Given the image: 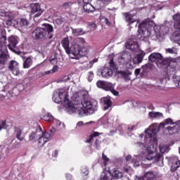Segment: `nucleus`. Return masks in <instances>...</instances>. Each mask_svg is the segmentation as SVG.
Instances as JSON below:
<instances>
[{"instance_id":"1","label":"nucleus","mask_w":180,"mask_h":180,"mask_svg":"<svg viewBox=\"0 0 180 180\" xmlns=\"http://www.w3.org/2000/svg\"><path fill=\"white\" fill-rule=\"evenodd\" d=\"M83 99L78 96L72 98V102L68 100V93L63 89L54 91L52 99L55 103L63 102V106L69 113H77L79 116L92 115L98 110V101L88 100L87 95H83Z\"/></svg>"},{"instance_id":"2","label":"nucleus","mask_w":180,"mask_h":180,"mask_svg":"<svg viewBox=\"0 0 180 180\" xmlns=\"http://www.w3.org/2000/svg\"><path fill=\"white\" fill-rule=\"evenodd\" d=\"M155 127H157V124H153L149 127V129L146 131V134L145 138L146 141L149 142V145L148 146H146V148L144 149L147 151V155L142 160V164L144 165H151V161H153L154 154H155V151H157V148L154 146L151 142L155 141V139H157L155 136L158 130L155 129Z\"/></svg>"},{"instance_id":"3","label":"nucleus","mask_w":180,"mask_h":180,"mask_svg":"<svg viewBox=\"0 0 180 180\" xmlns=\"http://www.w3.org/2000/svg\"><path fill=\"white\" fill-rule=\"evenodd\" d=\"M91 47L86 44L84 38H77L72 43V59L78 60V56H86Z\"/></svg>"},{"instance_id":"4","label":"nucleus","mask_w":180,"mask_h":180,"mask_svg":"<svg viewBox=\"0 0 180 180\" xmlns=\"http://www.w3.org/2000/svg\"><path fill=\"white\" fill-rule=\"evenodd\" d=\"M53 32H54L53 25L44 23L42 27H38L32 32V37L34 40L44 41L47 39H53Z\"/></svg>"},{"instance_id":"5","label":"nucleus","mask_w":180,"mask_h":180,"mask_svg":"<svg viewBox=\"0 0 180 180\" xmlns=\"http://www.w3.org/2000/svg\"><path fill=\"white\" fill-rule=\"evenodd\" d=\"M149 24L148 22L143 21L139 26V34L138 37L140 40H146L147 37H150L151 32L148 30Z\"/></svg>"},{"instance_id":"6","label":"nucleus","mask_w":180,"mask_h":180,"mask_svg":"<svg viewBox=\"0 0 180 180\" xmlns=\"http://www.w3.org/2000/svg\"><path fill=\"white\" fill-rule=\"evenodd\" d=\"M8 44H7L8 49L15 54L20 56L22 51H17L16 47H18V44L19 43V38L16 36L12 35L8 38Z\"/></svg>"},{"instance_id":"7","label":"nucleus","mask_w":180,"mask_h":180,"mask_svg":"<svg viewBox=\"0 0 180 180\" xmlns=\"http://www.w3.org/2000/svg\"><path fill=\"white\" fill-rule=\"evenodd\" d=\"M98 88H102L104 91H110L112 94L115 95V96H117L119 95V91L115 90V84L105 82V81H98L96 83Z\"/></svg>"},{"instance_id":"8","label":"nucleus","mask_w":180,"mask_h":180,"mask_svg":"<svg viewBox=\"0 0 180 180\" xmlns=\"http://www.w3.org/2000/svg\"><path fill=\"white\" fill-rule=\"evenodd\" d=\"M130 61H131V53L129 51H125L124 53H122V55H120L118 58V62L120 64H129V67L128 68H129L130 70H133V68H134V66H133V65H131L130 63Z\"/></svg>"},{"instance_id":"9","label":"nucleus","mask_w":180,"mask_h":180,"mask_svg":"<svg viewBox=\"0 0 180 180\" xmlns=\"http://www.w3.org/2000/svg\"><path fill=\"white\" fill-rule=\"evenodd\" d=\"M153 29L157 37L164 38L169 32V27L165 25H155Z\"/></svg>"},{"instance_id":"10","label":"nucleus","mask_w":180,"mask_h":180,"mask_svg":"<svg viewBox=\"0 0 180 180\" xmlns=\"http://www.w3.org/2000/svg\"><path fill=\"white\" fill-rule=\"evenodd\" d=\"M54 134H56V128L54 127H52L49 130V133L44 132V134H42L41 137L39 138L40 146H44L46 143H47L48 141H50V140L53 139V136H54Z\"/></svg>"},{"instance_id":"11","label":"nucleus","mask_w":180,"mask_h":180,"mask_svg":"<svg viewBox=\"0 0 180 180\" xmlns=\"http://www.w3.org/2000/svg\"><path fill=\"white\" fill-rule=\"evenodd\" d=\"M126 49L131 50L134 53L140 52V46L136 39H128L125 44Z\"/></svg>"},{"instance_id":"12","label":"nucleus","mask_w":180,"mask_h":180,"mask_svg":"<svg viewBox=\"0 0 180 180\" xmlns=\"http://www.w3.org/2000/svg\"><path fill=\"white\" fill-rule=\"evenodd\" d=\"M8 68L15 77L22 74L20 70H19V63L15 60H12L8 63Z\"/></svg>"},{"instance_id":"13","label":"nucleus","mask_w":180,"mask_h":180,"mask_svg":"<svg viewBox=\"0 0 180 180\" xmlns=\"http://www.w3.org/2000/svg\"><path fill=\"white\" fill-rule=\"evenodd\" d=\"M124 16L125 19V22L128 23V26L131 27L134 25L135 27H137V25H139V20L134 19L130 13H124Z\"/></svg>"},{"instance_id":"14","label":"nucleus","mask_w":180,"mask_h":180,"mask_svg":"<svg viewBox=\"0 0 180 180\" xmlns=\"http://www.w3.org/2000/svg\"><path fill=\"white\" fill-rule=\"evenodd\" d=\"M30 9L32 13H36L34 18H39L43 14V11H41V7L39 3H32L30 4Z\"/></svg>"},{"instance_id":"15","label":"nucleus","mask_w":180,"mask_h":180,"mask_svg":"<svg viewBox=\"0 0 180 180\" xmlns=\"http://www.w3.org/2000/svg\"><path fill=\"white\" fill-rule=\"evenodd\" d=\"M61 44L67 54H68L70 58H72V46L70 48V41L68 40V38H65L62 40Z\"/></svg>"},{"instance_id":"16","label":"nucleus","mask_w":180,"mask_h":180,"mask_svg":"<svg viewBox=\"0 0 180 180\" xmlns=\"http://www.w3.org/2000/svg\"><path fill=\"white\" fill-rule=\"evenodd\" d=\"M148 60L152 63H155L158 66L159 63L162 60V55L160 53H153L149 56Z\"/></svg>"},{"instance_id":"17","label":"nucleus","mask_w":180,"mask_h":180,"mask_svg":"<svg viewBox=\"0 0 180 180\" xmlns=\"http://www.w3.org/2000/svg\"><path fill=\"white\" fill-rule=\"evenodd\" d=\"M44 133L43 131H41V127H39V130L36 132H32L29 136V140L30 141H33L34 140H37L38 139V143L40 144V138L41 136H43Z\"/></svg>"},{"instance_id":"18","label":"nucleus","mask_w":180,"mask_h":180,"mask_svg":"<svg viewBox=\"0 0 180 180\" xmlns=\"http://www.w3.org/2000/svg\"><path fill=\"white\" fill-rule=\"evenodd\" d=\"M172 162L171 169L172 171H176L180 167V160L178 156H174L171 158Z\"/></svg>"},{"instance_id":"19","label":"nucleus","mask_w":180,"mask_h":180,"mask_svg":"<svg viewBox=\"0 0 180 180\" xmlns=\"http://www.w3.org/2000/svg\"><path fill=\"white\" fill-rule=\"evenodd\" d=\"M173 125V127H167V131H169V134H174V133H177V131L180 129V120L176 122L175 124Z\"/></svg>"},{"instance_id":"20","label":"nucleus","mask_w":180,"mask_h":180,"mask_svg":"<svg viewBox=\"0 0 180 180\" xmlns=\"http://www.w3.org/2000/svg\"><path fill=\"white\" fill-rule=\"evenodd\" d=\"M103 78H110L113 75V71L110 68H104L101 71Z\"/></svg>"},{"instance_id":"21","label":"nucleus","mask_w":180,"mask_h":180,"mask_svg":"<svg viewBox=\"0 0 180 180\" xmlns=\"http://www.w3.org/2000/svg\"><path fill=\"white\" fill-rule=\"evenodd\" d=\"M144 56H146V53L142 52L141 54H138L135 56L133 60L132 63L134 65H139V64L141 63L143 61V58H144Z\"/></svg>"},{"instance_id":"22","label":"nucleus","mask_w":180,"mask_h":180,"mask_svg":"<svg viewBox=\"0 0 180 180\" xmlns=\"http://www.w3.org/2000/svg\"><path fill=\"white\" fill-rule=\"evenodd\" d=\"M141 76L146 77L151 70V64L146 63V65L141 67Z\"/></svg>"},{"instance_id":"23","label":"nucleus","mask_w":180,"mask_h":180,"mask_svg":"<svg viewBox=\"0 0 180 180\" xmlns=\"http://www.w3.org/2000/svg\"><path fill=\"white\" fill-rule=\"evenodd\" d=\"M156 175L155 172H147L143 178H139L138 180H154L156 178Z\"/></svg>"},{"instance_id":"24","label":"nucleus","mask_w":180,"mask_h":180,"mask_svg":"<svg viewBox=\"0 0 180 180\" xmlns=\"http://www.w3.org/2000/svg\"><path fill=\"white\" fill-rule=\"evenodd\" d=\"M110 3V0H96L95 3L96 8L99 10L102 9L105 5H108Z\"/></svg>"},{"instance_id":"25","label":"nucleus","mask_w":180,"mask_h":180,"mask_svg":"<svg viewBox=\"0 0 180 180\" xmlns=\"http://www.w3.org/2000/svg\"><path fill=\"white\" fill-rule=\"evenodd\" d=\"M14 134L19 141H23L25 137L22 136V129L18 127H14Z\"/></svg>"},{"instance_id":"26","label":"nucleus","mask_w":180,"mask_h":180,"mask_svg":"<svg viewBox=\"0 0 180 180\" xmlns=\"http://www.w3.org/2000/svg\"><path fill=\"white\" fill-rule=\"evenodd\" d=\"M101 102L104 103V110H108L110 106H112V101H110V97H103L101 98Z\"/></svg>"},{"instance_id":"27","label":"nucleus","mask_w":180,"mask_h":180,"mask_svg":"<svg viewBox=\"0 0 180 180\" xmlns=\"http://www.w3.org/2000/svg\"><path fill=\"white\" fill-rule=\"evenodd\" d=\"M173 20H174V27L177 30H180V13L173 15Z\"/></svg>"},{"instance_id":"28","label":"nucleus","mask_w":180,"mask_h":180,"mask_svg":"<svg viewBox=\"0 0 180 180\" xmlns=\"http://www.w3.org/2000/svg\"><path fill=\"white\" fill-rule=\"evenodd\" d=\"M118 74H120L121 77L126 81H130V75H131V72L130 70L119 71Z\"/></svg>"},{"instance_id":"29","label":"nucleus","mask_w":180,"mask_h":180,"mask_svg":"<svg viewBox=\"0 0 180 180\" xmlns=\"http://www.w3.org/2000/svg\"><path fill=\"white\" fill-rule=\"evenodd\" d=\"M16 26L18 27H23L24 26H29V22L25 18H18L16 20Z\"/></svg>"},{"instance_id":"30","label":"nucleus","mask_w":180,"mask_h":180,"mask_svg":"<svg viewBox=\"0 0 180 180\" xmlns=\"http://www.w3.org/2000/svg\"><path fill=\"white\" fill-rule=\"evenodd\" d=\"M8 60H9V55L6 53H2L0 55V66L5 65L8 63Z\"/></svg>"},{"instance_id":"31","label":"nucleus","mask_w":180,"mask_h":180,"mask_svg":"<svg viewBox=\"0 0 180 180\" xmlns=\"http://www.w3.org/2000/svg\"><path fill=\"white\" fill-rule=\"evenodd\" d=\"M175 122H174V120L171 118H167L165 120V122H161L159 125L158 127L159 129H161V127H165V126H168L169 124H174Z\"/></svg>"},{"instance_id":"32","label":"nucleus","mask_w":180,"mask_h":180,"mask_svg":"<svg viewBox=\"0 0 180 180\" xmlns=\"http://www.w3.org/2000/svg\"><path fill=\"white\" fill-rule=\"evenodd\" d=\"M49 61L53 67H57V70H58V65H60V58H57L56 56H51Z\"/></svg>"},{"instance_id":"33","label":"nucleus","mask_w":180,"mask_h":180,"mask_svg":"<svg viewBox=\"0 0 180 180\" xmlns=\"http://www.w3.org/2000/svg\"><path fill=\"white\" fill-rule=\"evenodd\" d=\"M171 41H173L174 43H178V41H180V33L179 32H174L172 35L171 36Z\"/></svg>"},{"instance_id":"34","label":"nucleus","mask_w":180,"mask_h":180,"mask_svg":"<svg viewBox=\"0 0 180 180\" xmlns=\"http://www.w3.org/2000/svg\"><path fill=\"white\" fill-rule=\"evenodd\" d=\"M72 33L73 36H81L82 34H85V31L82 28H72Z\"/></svg>"},{"instance_id":"35","label":"nucleus","mask_w":180,"mask_h":180,"mask_svg":"<svg viewBox=\"0 0 180 180\" xmlns=\"http://www.w3.org/2000/svg\"><path fill=\"white\" fill-rule=\"evenodd\" d=\"M32 64L33 60L32 59V58L28 57L25 59V60L23 63V68H30Z\"/></svg>"},{"instance_id":"36","label":"nucleus","mask_w":180,"mask_h":180,"mask_svg":"<svg viewBox=\"0 0 180 180\" xmlns=\"http://www.w3.org/2000/svg\"><path fill=\"white\" fill-rule=\"evenodd\" d=\"M83 8L86 12H94L95 9H96V7L95 6H92L91 4H84Z\"/></svg>"},{"instance_id":"37","label":"nucleus","mask_w":180,"mask_h":180,"mask_svg":"<svg viewBox=\"0 0 180 180\" xmlns=\"http://www.w3.org/2000/svg\"><path fill=\"white\" fill-rule=\"evenodd\" d=\"M53 124L59 129V130H63V129H65V125L63 123H61L60 120L57 119H54L53 121Z\"/></svg>"},{"instance_id":"38","label":"nucleus","mask_w":180,"mask_h":180,"mask_svg":"<svg viewBox=\"0 0 180 180\" xmlns=\"http://www.w3.org/2000/svg\"><path fill=\"white\" fill-rule=\"evenodd\" d=\"M112 175L108 171L103 172L101 175V180H110Z\"/></svg>"},{"instance_id":"39","label":"nucleus","mask_w":180,"mask_h":180,"mask_svg":"<svg viewBox=\"0 0 180 180\" xmlns=\"http://www.w3.org/2000/svg\"><path fill=\"white\" fill-rule=\"evenodd\" d=\"M6 36H2L0 37V49L2 50L4 47L6 49Z\"/></svg>"},{"instance_id":"40","label":"nucleus","mask_w":180,"mask_h":180,"mask_svg":"<svg viewBox=\"0 0 180 180\" xmlns=\"http://www.w3.org/2000/svg\"><path fill=\"white\" fill-rule=\"evenodd\" d=\"M154 161H156V162H158L160 161H162V155H161V154H160V153L153 154V161L148 162H150V165H151V164H153V162H154Z\"/></svg>"},{"instance_id":"41","label":"nucleus","mask_w":180,"mask_h":180,"mask_svg":"<svg viewBox=\"0 0 180 180\" xmlns=\"http://www.w3.org/2000/svg\"><path fill=\"white\" fill-rule=\"evenodd\" d=\"M39 51L43 55L46 54V53L49 51V45L46 44V45H42L39 46Z\"/></svg>"},{"instance_id":"42","label":"nucleus","mask_w":180,"mask_h":180,"mask_svg":"<svg viewBox=\"0 0 180 180\" xmlns=\"http://www.w3.org/2000/svg\"><path fill=\"white\" fill-rule=\"evenodd\" d=\"M101 134H102V133L94 132L90 135L89 139L86 141V143H92V141H94V137H98V136H101Z\"/></svg>"},{"instance_id":"43","label":"nucleus","mask_w":180,"mask_h":180,"mask_svg":"<svg viewBox=\"0 0 180 180\" xmlns=\"http://www.w3.org/2000/svg\"><path fill=\"white\" fill-rule=\"evenodd\" d=\"M169 64V60L168 58H164L162 56L161 62H159L158 67H162V65H168Z\"/></svg>"},{"instance_id":"44","label":"nucleus","mask_w":180,"mask_h":180,"mask_svg":"<svg viewBox=\"0 0 180 180\" xmlns=\"http://www.w3.org/2000/svg\"><path fill=\"white\" fill-rule=\"evenodd\" d=\"M112 176L114 178H117V179H120V178H122V176H123V173H122L119 170H114Z\"/></svg>"},{"instance_id":"45","label":"nucleus","mask_w":180,"mask_h":180,"mask_svg":"<svg viewBox=\"0 0 180 180\" xmlns=\"http://www.w3.org/2000/svg\"><path fill=\"white\" fill-rule=\"evenodd\" d=\"M149 116L150 117H162L163 115L161 112L152 111L149 112Z\"/></svg>"},{"instance_id":"46","label":"nucleus","mask_w":180,"mask_h":180,"mask_svg":"<svg viewBox=\"0 0 180 180\" xmlns=\"http://www.w3.org/2000/svg\"><path fill=\"white\" fill-rule=\"evenodd\" d=\"M43 120H45L46 122H52L54 120V117H53V115L51 114L48 113L47 115H44L43 117Z\"/></svg>"},{"instance_id":"47","label":"nucleus","mask_w":180,"mask_h":180,"mask_svg":"<svg viewBox=\"0 0 180 180\" xmlns=\"http://www.w3.org/2000/svg\"><path fill=\"white\" fill-rule=\"evenodd\" d=\"M95 63H98V58H95L93 60L89 62V63L85 64V68H92Z\"/></svg>"},{"instance_id":"48","label":"nucleus","mask_w":180,"mask_h":180,"mask_svg":"<svg viewBox=\"0 0 180 180\" xmlns=\"http://www.w3.org/2000/svg\"><path fill=\"white\" fill-rule=\"evenodd\" d=\"M166 53H168L169 54H176L177 50L176 48L173 47V48H168L165 49Z\"/></svg>"},{"instance_id":"49","label":"nucleus","mask_w":180,"mask_h":180,"mask_svg":"<svg viewBox=\"0 0 180 180\" xmlns=\"http://www.w3.org/2000/svg\"><path fill=\"white\" fill-rule=\"evenodd\" d=\"M81 172L82 176H86L89 174V171L88 170V167H82L81 169Z\"/></svg>"},{"instance_id":"50","label":"nucleus","mask_w":180,"mask_h":180,"mask_svg":"<svg viewBox=\"0 0 180 180\" xmlns=\"http://www.w3.org/2000/svg\"><path fill=\"white\" fill-rule=\"evenodd\" d=\"M57 71V66H53L52 70H47L44 72V75H49V74H54Z\"/></svg>"},{"instance_id":"51","label":"nucleus","mask_w":180,"mask_h":180,"mask_svg":"<svg viewBox=\"0 0 180 180\" xmlns=\"http://www.w3.org/2000/svg\"><path fill=\"white\" fill-rule=\"evenodd\" d=\"M6 23L7 26L16 27V20L15 19L8 20Z\"/></svg>"},{"instance_id":"52","label":"nucleus","mask_w":180,"mask_h":180,"mask_svg":"<svg viewBox=\"0 0 180 180\" xmlns=\"http://www.w3.org/2000/svg\"><path fill=\"white\" fill-rule=\"evenodd\" d=\"M101 20H103V22H104V23H105L107 26H110V25H112V22H110V20H108V18L105 16L101 17Z\"/></svg>"},{"instance_id":"53","label":"nucleus","mask_w":180,"mask_h":180,"mask_svg":"<svg viewBox=\"0 0 180 180\" xmlns=\"http://www.w3.org/2000/svg\"><path fill=\"white\" fill-rule=\"evenodd\" d=\"M87 79L89 82H92V79H94V72L90 71L87 74Z\"/></svg>"},{"instance_id":"54","label":"nucleus","mask_w":180,"mask_h":180,"mask_svg":"<svg viewBox=\"0 0 180 180\" xmlns=\"http://www.w3.org/2000/svg\"><path fill=\"white\" fill-rule=\"evenodd\" d=\"M102 158L103 160V164L105 167H106V165H108V163L109 162V158H108V156H106L105 153L102 154Z\"/></svg>"},{"instance_id":"55","label":"nucleus","mask_w":180,"mask_h":180,"mask_svg":"<svg viewBox=\"0 0 180 180\" xmlns=\"http://www.w3.org/2000/svg\"><path fill=\"white\" fill-rule=\"evenodd\" d=\"M136 147L139 148V150H144L145 148H146V145H143L141 143H137Z\"/></svg>"},{"instance_id":"56","label":"nucleus","mask_w":180,"mask_h":180,"mask_svg":"<svg viewBox=\"0 0 180 180\" xmlns=\"http://www.w3.org/2000/svg\"><path fill=\"white\" fill-rule=\"evenodd\" d=\"M8 127V125H6V122L2 121L0 122V131L2 130V129H6Z\"/></svg>"},{"instance_id":"57","label":"nucleus","mask_w":180,"mask_h":180,"mask_svg":"<svg viewBox=\"0 0 180 180\" xmlns=\"http://www.w3.org/2000/svg\"><path fill=\"white\" fill-rule=\"evenodd\" d=\"M125 160L129 164H130V162H134V159H131V155H127Z\"/></svg>"},{"instance_id":"58","label":"nucleus","mask_w":180,"mask_h":180,"mask_svg":"<svg viewBox=\"0 0 180 180\" xmlns=\"http://www.w3.org/2000/svg\"><path fill=\"white\" fill-rule=\"evenodd\" d=\"M71 75H67V76H65L63 78V79H62V81L63 82H68V81H70V79H71Z\"/></svg>"},{"instance_id":"59","label":"nucleus","mask_w":180,"mask_h":180,"mask_svg":"<svg viewBox=\"0 0 180 180\" xmlns=\"http://www.w3.org/2000/svg\"><path fill=\"white\" fill-rule=\"evenodd\" d=\"M160 153L164 154V153H165L166 151H168V147H167V146H160Z\"/></svg>"},{"instance_id":"60","label":"nucleus","mask_w":180,"mask_h":180,"mask_svg":"<svg viewBox=\"0 0 180 180\" xmlns=\"http://www.w3.org/2000/svg\"><path fill=\"white\" fill-rule=\"evenodd\" d=\"M71 5H72V2L70 1V2L64 3L63 6V8H65V9H67V8H70V6H71Z\"/></svg>"},{"instance_id":"61","label":"nucleus","mask_w":180,"mask_h":180,"mask_svg":"<svg viewBox=\"0 0 180 180\" xmlns=\"http://www.w3.org/2000/svg\"><path fill=\"white\" fill-rule=\"evenodd\" d=\"M82 126H84V122H82V121L78 122L77 123V126H76L75 129H76L77 130H79V129L80 127H82Z\"/></svg>"},{"instance_id":"62","label":"nucleus","mask_w":180,"mask_h":180,"mask_svg":"<svg viewBox=\"0 0 180 180\" xmlns=\"http://www.w3.org/2000/svg\"><path fill=\"white\" fill-rule=\"evenodd\" d=\"M52 156L55 157V158H57V157H58V150H56L53 153Z\"/></svg>"},{"instance_id":"63","label":"nucleus","mask_w":180,"mask_h":180,"mask_svg":"<svg viewBox=\"0 0 180 180\" xmlns=\"http://www.w3.org/2000/svg\"><path fill=\"white\" fill-rule=\"evenodd\" d=\"M139 74H141V69H136L135 70V75L137 76Z\"/></svg>"},{"instance_id":"64","label":"nucleus","mask_w":180,"mask_h":180,"mask_svg":"<svg viewBox=\"0 0 180 180\" xmlns=\"http://www.w3.org/2000/svg\"><path fill=\"white\" fill-rule=\"evenodd\" d=\"M99 146H101V141L96 139V148H98L99 147Z\"/></svg>"}]
</instances>
